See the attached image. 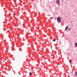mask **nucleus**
I'll use <instances>...</instances> for the list:
<instances>
[{"label": "nucleus", "mask_w": 77, "mask_h": 77, "mask_svg": "<svg viewBox=\"0 0 77 77\" xmlns=\"http://www.w3.org/2000/svg\"><path fill=\"white\" fill-rule=\"evenodd\" d=\"M57 21H58V23H60L61 22V17H58L57 18Z\"/></svg>", "instance_id": "f257e3e1"}, {"label": "nucleus", "mask_w": 77, "mask_h": 77, "mask_svg": "<svg viewBox=\"0 0 77 77\" xmlns=\"http://www.w3.org/2000/svg\"><path fill=\"white\" fill-rule=\"evenodd\" d=\"M60 0H56V3L58 5H60Z\"/></svg>", "instance_id": "f03ea898"}, {"label": "nucleus", "mask_w": 77, "mask_h": 77, "mask_svg": "<svg viewBox=\"0 0 77 77\" xmlns=\"http://www.w3.org/2000/svg\"><path fill=\"white\" fill-rule=\"evenodd\" d=\"M68 26H67L66 27L65 30H67V29H68Z\"/></svg>", "instance_id": "7ed1b4c3"}, {"label": "nucleus", "mask_w": 77, "mask_h": 77, "mask_svg": "<svg viewBox=\"0 0 77 77\" xmlns=\"http://www.w3.org/2000/svg\"><path fill=\"white\" fill-rule=\"evenodd\" d=\"M75 47H77V43H75Z\"/></svg>", "instance_id": "20e7f679"}, {"label": "nucleus", "mask_w": 77, "mask_h": 77, "mask_svg": "<svg viewBox=\"0 0 77 77\" xmlns=\"http://www.w3.org/2000/svg\"><path fill=\"white\" fill-rule=\"evenodd\" d=\"M29 74L30 75H32V72H30L29 73Z\"/></svg>", "instance_id": "39448f33"}, {"label": "nucleus", "mask_w": 77, "mask_h": 77, "mask_svg": "<svg viewBox=\"0 0 77 77\" xmlns=\"http://www.w3.org/2000/svg\"><path fill=\"white\" fill-rule=\"evenodd\" d=\"M75 75L76 76H77V72H75Z\"/></svg>", "instance_id": "423d86ee"}, {"label": "nucleus", "mask_w": 77, "mask_h": 77, "mask_svg": "<svg viewBox=\"0 0 77 77\" xmlns=\"http://www.w3.org/2000/svg\"><path fill=\"white\" fill-rule=\"evenodd\" d=\"M50 19H52V20H53V17H51L50 18Z\"/></svg>", "instance_id": "0eeeda50"}, {"label": "nucleus", "mask_w": 77, "mask_h": 77, "mask_svg": "<svg viewBox=\"0 0 77 77\" xmlns=\"http://www.w3.org/2000/svg\"><path fill=\"white\" fill-rule=\"evenodd\" d=\"M71 28H69L68 29V30H69V31H70L71 30Z\"/></svg>", "instance_id": "6e6552de"}, {"label": "nucleus", "mask_w": 77, "mask_h": 77, "mask_svg": "<svg viewBox=\"0 0 77 77\" xmlns=\"http://www.w3.org/2000/svg\"><path fill=\"white\" fill-rule=\"evenodd\" d=\"M69 63H70V64H71V60H69Z\"/></svg>", "instance_id": "1a4fd4ad"}, {"label": "nucleus", "mask_w": 77, "mask_h": 77, "mask_svg": "<svg viewBox=\"0 0 77 77\" xmlns=\"http://www.w3.org/2000/svg\"><path fill=\"white\" fill-rule=\"evenodd\" d=\"M53 41H54V42L56 41V39H53Z\"/></svg>", "instance_id": "9d476101"}, {"label": "nucleus", "mask_w": 77, "mask_h": 77, "mask_svg": "<svg viewBox=\"0 0 77 77\" xmlns=\"http://www.w3.org/2000/svg\"><path fill=\"white\" fill-rule=\"evenodd\" d=\"M49 16H50V15H49Z\"/></svg>", "instance_id": "9b49d317"}]
</instances>
